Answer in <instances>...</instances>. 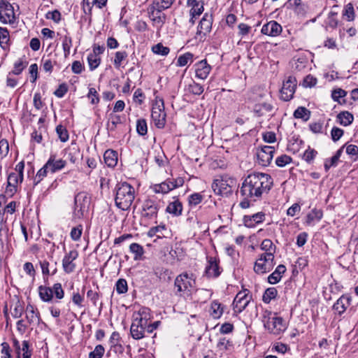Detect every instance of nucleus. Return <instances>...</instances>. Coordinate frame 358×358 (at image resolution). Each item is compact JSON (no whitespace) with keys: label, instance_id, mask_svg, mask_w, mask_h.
Masks as SVG:
<instances>
[{"label":"nucleus","instance_id":"17","mask_svg":"<svg viewBox=\"0 0 358 358\" xmlns=\"http://www.w3.org/2000/svg\"><path fill=\"white\" fill-rule=\"evenodd\" d=\"M78 257V252L76 250H71L68 253H66L62 259V268L66 273H71L75 271L76 265L74 263V260H76Z\"/></svg>","mask_w":358,"mask_h":358},{"label":"nucleus","instance_id":"57","mask_svg":"<svg viewBox=\"0 0 358 358\" xmlns=\"http://www.w3.org/2000/svg\"><path fill=\"white\" fill-rule=\"evenodd\" d=\"M115 290L119 294H125L128 290L127 280L123 278L117 280L115 283Z\"/></svg>","mask_w":358,"mask_h":358},{"label":"nucleus","instance_id":"60","mask_svg":"<svg viewBox=\"0 0 358 358\" xmlns=\"http://www.w3.org/2000/svg\"><path fill=\"white\" fill-rule=\"evenodd\" d=\"M27 62H24L21 59L17 60L14 64L13 69L10 72V74L20 75L24 69L27 66Z\"/></svg>","mask_w":358,"mask_h":358},{"label":"nucleus","instance_id":"45","mask_svg":"<svg viewBox=\"0 0 358 358\" xmlns=\"http://www.w3.org/2000/svg\"><path fill=\"white\" fill-rule=\"evenodd\" d=\"M128 54L126 51H117L115 54L113 64L115 68H120L122 62L127 59Z\"/></svg>","mask_w":358,"mask_h":358},{"label":"nucleus","instance_id":"26","mask_svg":"<svg viewBox=\"0 0 358 358\" xmlns=\"http://www.w3.org/2000/svg\"><path fill=\"white\" fill-rule=\"evenodd\" d=\"M273 108V106L269 103H257L254 106L253 112L256 116L262 117L271 113Z\"/></svg>","mask_w":358,"mask_h":358},{"label":"nucleus","instance_id":"14","mask_svg":"<svg viewBox=\"0 0 358 358\" xmlns=\"http://www.w3.org/2000/svg\"><path fill=\"white\" fill-rule=\"evenodd\" d=\"M248 293L249 291L248 289H244L236 294L233 301L235 313H241L249 305L251 297L248 296Z\"/></svg>","mask_w":358,"mask_h":358},{"label":"nucleus","instance_id":"39","mask_svg":"<svg viewBox=\"0 0 358 358\" xmlns=\"http://www.w3.org/2000/svg\"><path fill=\"white\" fill-rule=\"evenodd\" d=\"M323 216L322 210L313 208L306 216V223L310 224L315 220L320 221Z\"/></svg>","mask_w":358,"mask_h":358},{"label":"nucleus","instance_id":"23","mask_svg":"<svg viewBox=\"0 0 358 358\" xmlns=\"http://www.w3.org/2000/svg\"><path fill=\"white\" fill-rule=\"evenodd\" d=\"M282 30V27L279 23L271 20L263 25L262 33L270 36H277L281 34Z\"/></svg>","mask_w":358,"mask_h":358},{"label":"nucleus","instance_id":"15","mask_svg":"<svg viewBox=\"0 0 358 358\" xmlns=\"http://www.w3.org/2000/svg\"><path fill=\"white\" fill-rule=\"evenodd\" d=\"M147 325V319L136 318L133 320L130 328L131 335L136 340L141 339L144 337V332Z\"/></svg>","mask_w":358,"mask_h":358},{"label":"nucleus","instance_id":"43","mask_svg":"<svg viewBox=\"0 0 358 358\" xmlns=\"http://www.w3.org/2000/svg\"><path fill=\"white\" fill-rule=\"evenodd\" d=\"M187 90L189 93L194 95H201L203 92L204 89L201 85L196 83L195 81H192L188 85Z\"/></svg>","mask_w":358,"mask_h":358},{"label":"nucleus","instance_id":"44","mask_svg":"<svg viewBox=\"0 0 358 358\" xmlns=\"http://www.w3.org/2000/svg\"><path fill=\"white\" fill-rule=\"evenodd\" d=\"M174 1L175 0H153L151 4L161 10H164L169 8L173 5Z\"/></svg>","mask_w":358,"mask_h":358},{"label":"nucleus","instance_id":"31","mask_svg":"<svg viewBox=\"0 0 358 358\" xmlns=\"http://www.w3.org/2000/svg\"><path fill=\"white\" fill-rule=\"evenodd\" d=\"M350 299L349 297L342 296L334 305V308L338 313H343L350 306Z\"/></svg>","mask_w":358,"mask_h":358},{"label":"nucleus","instance_id":"38","mask_svg":"<svg viewBox=\"0 0 358 358\" xmlns=\"http://www.w3.org/2000/svg\"><path fill=\"white\" fill-rule=\"evenodd\" d=\"M122 123L121 117L115 114H110L106 127L109 131H115L117 125Z\"/></svg>","mask_w":358,"mask_h":358},{"label":"nucleus","instance_id":"6","mask_svg":"<svg viewBox=\"0 0 358 358\" xmlns=\"http://www.w3.org/2000/svg\"><path fill=\"white\" fill-rule=\"evenodd\" d=\"M151 117L155 125L162 129L166 124V113L164 112V102L162 98L156 96L155 102L152 106Z\"/></svg>","mask_w":358,"mask_h":358},{"label":"nucleus","instance_id":"2","mask_svg":"<svg viewBox=\"0 0 358 358\" xmlns=\"http://www.w3.org/2000/svg\"><path fill=\"white\" fill-rule=\"evenodd\" d=\"M134 199L135 189L132 185L127 182L117 185L115 202L118 208L122 210H129Z\"/></svg>","mask_w":358,"mask_h":358},{"label":"nucleus","instance_id":"50","mask_svg":"<svg viewBox=\"0 0 358 358\" xmlns=\"http://www.w3.org/2000/svg\"><path fill=\"white\" fill-rule=\"evenodd\" d=\"M203 199V195L201 193H194L188 196V203L190 206H196Z\"/></svg>","mask_w":358,"mask_h":358},{"label":"nucleus","instance_id":"9","mask_svg":"<svg viewBox=\"0 0 358 358\" xmlns=\"http://www.w3.org/2000/svg\"><path fill=\"white\" fill-rule=\"evenodd\" d=\"M275 264V258L269 255H259L254 264L253 270L257 275H263L270 272Z\"/></svg>","mask_w":358,"mask_h":358},{"label":"nucleus","instance_id":"10","mask_svg":"<svg viewBox=\"0 0 358 358\" xmlns=\"http://www.w3.org/2000/svg\"><path fill=\"white\" fill-rule=\"evenodd\" d=\"M0 21L3 24H13L15 21L14 8L8 0H0Z\"/></svg>","mask_w":358,"mask_h":358},{"label":"nucleus","instance_id":"49","mask_svg":"<svg viewBox=\"0 0 358 358\" xmlns=\"http://www.w3.org/2000/svg\"><path fill=\"white\" fill-rule=\"evenodd\" d=\"M56 132L57 134V136H58L59 140L62 142L64 143L69 140V132L64 126H63L62 124H59L58 126H57Z\"/></svg>","mask_w":358,"mask_h":358},{"label":"nucleus","instance_id":"53","mask_svg":"<svg viewBox=\"0 0 358 358\" xmlns=\"http://www.w3.org/2000/svg\"><path fill=\"white\" fill-rule=\"evenodd\" d=\"M317 155V152L315 150L310 148L309 146L303 152V159H304L307 163L311 164Z\"/></svg>","mask_w":358,"mask_h":358},{"label":"nucleus","instance_id":"18","mask_svg":"<svg viewBox=\"0 0 358 358\" xmlns=\"http://www.w3.org/2000/svg\"><path fill=\"white\" fill-rule=\"evenodd\" d=\"M208 264L205 269L206 275L209 278H217L220 273V267L219 266L220 260L216 257H208Z\"/></svg>","mask_w":358,"mask_h":358},{"label":"nucleus","instance_id":"35","mask_svg":"<svg viewBox=\"0 0 358 358\" xmlns=\"http://www.w3.org/2000/svg\"><path fill=\"white\" fill-rule=\"evenodd\" d=\"M343 17L348 22H352L355 19V12L352 3L346 4L343 10Z\"/></svg>","mask_w":358,"mask_h":358},{"label":"nucleus","instance_id":"1","mask_svg":"<svg viewBox=\"0 0 358 358\" xmlns=\"http://www.w3.org/2000/svg\"><path fill=\"white\" fill-rule=\"evenodd\" d=\"M273 184V178L267 173L254 172L247 176L240 188L243 198L240 207L248 208L252 203L260 200L264 194H268Z\"/></svg>","mask_w":358,"mask_h":358},{"label":"nucleus","instance_id":"22","mask_svg":"<svg viewBox=\"0 0 358 358\" xmlns=\"http://www.w3.org/2000/svg\"><path fill=\"white\" fill-rule=\"evenodd\" d=\"M196 77L205 80L208 76L212 68L206 59H203L194 64Z\"/></svg>","mask_w":358,"mask_h":358},{"label":"nucleus","instance_id":"52","mask_svg":"<svg viewBox=\"0 0 358 358\" xmlns=\"http://www.w3.org/2000/svg\"><path fill=\"white\" fill-rule=\"evenodd\" d=\"M166 229V225L163 224L156 227H151L148 232V236L149 237H154L155 236L160 237L161 235H163L162 231Z\"/></svg>","mask_w":358,"mask_h":358},{"label":"nucleus","instance_id":"54","mask_svg":"<svg viewBox=\"0 0 358 358\" xmlns=\"http://www.w3.org/2000/svg\"><path fill=\"white\" fill-rule=\"evenodd\" d=\"M20 176L17 174V173L13 172L10 173L8 176V180L7 183L8 184V186H17L19 184H21L23 181V178H20Z\"/></svg>","mask_w":358,"mask_h":358},{"label":"nucleus","instance_id":"55","mask_svg":"<svg viewBox=\"0 0 358 358\" xmlns=\"http://www.w3.org/2000/svg\"><path fill=\"white\" fill-rule=\"evenodd\" d=\"M136 131L140 136H145L148 132L147 122L145 119H138L136 122Z\"/></svg>","mask_w":358,"mask_h":358},{"label":"nucleus","instance_id":"34","mask_svg":"<svg viewBox=\"0 0 358 358\" xmlns=\"http://www.w3.org/2000/svg\"><path fill=\"white\" fill-rule=\"evenodd\" d=\"M72 45V38L69 34L62 36V45L65 58H67L69 56Z\"/></svg>","mask_w":358,"mask_h":358},{"label":"nucleus","instance_id":"11","mask_svg":"<svg viewBox=\"0 0 358 358\" xmlns=\"http://www.w3.org/2000/svg\"><path fill=\"white\" fill-rule=\"evenodd\" d=\"M163 11L152 4H150L147 8L149 19L152 25L157 29L162 27L166 22V15Z\"/></svg>","mask_w":358,"mask_h":358},{"label":"nucleus","instance_id":"25","mask_svg":"<svg viewBox=\"0 0 358 358\" xmlns=\"http://www.w3.org/2000/svg\"><path fill=\"white\" fill-rule=\"evenodd\" d=\"M212 189L216 194L224 195L231 192V187L224 180L216 179L212 183Z\"/></svg>","mask_w":358,"mask_h":358},{"label":"nucleus","instance_id":"29","mask_svg":"<svg viewBox=\"0 0 358 358\" xmlns=\"http://www.w3.org/2000/svg\"><path fill=\"white\" fill-rule=\"evenodd\" d=\"M103 159L108 167H114L117 163V152L113 150H107L104 152Z\"/></svg>","mask_w":358,"mask_h":358},{"label":"nucleus","instance_id":"37","mask_svg":"<svg viewBox=\"0 0 358 358\" xmlns=\"http://www.w3.org/2000/svg\"><path fill=\"white\" fill-rule=\"evenodd\" d=\"M337 118L340 124L343 126L350 125L354 120L352 114L348 111L341 112L338 114Z\"/></svg>","mask_w":358,"mask_h":358},{"label":"nucleus","instance_id":"7","mask_svg":"<svg viewBox=\"0 0 358 358\" xmlns=\"http://www.w3.org/2000/svg\"><path fill=\"white\" fill-rule=\"evenodd\" d=\"M263 322L265 328L267 329L270 333L275 335H279L286 329V322L280 317H270L268 315V316H264Z\"/></svg>","mask_w":358,"mask_h":358},{"label":"nucleus","instance_id":"40","mask_svg":"<svg viewBox=\"0 0 358 358\" xmlns=\"http://www.w3.org/2000/svg\"><path fill=\"white\" fill-rule=\"evenodd\" d=\"M338 12L335 10H331L327 16L326 23L327 24L332 28L336 29L338 24V20L337 19Z\"/></svg>","mask_w":358,"mask_h":358},{"label":"nucleus","instance_id":"33","mask_svg":"<svg viewBox=\"0 0 358 358\" xmlns=\"http://www.w3.org/2000/svg\"><path fill=\"white\" fill-rule=\"evenodd\" d=\"M0 46L6 50L10 46V35L7 28L0 27Z\"/></svg>","mask_w":358,"mask_h":358},{"label":"nucleus","instance_id":"12","mask_svg":"<svg viewBox=\"0 0 358 358\" xmlns=\"http://www.w3.org/2000/svg\"><path fill=\"white\" fill-rule=\"evenodd\" d=\"M297 81L295 77L289 76L282 83L280 90V99L285 101L291 100L296 91Z\"/></svg>","mask_w":358,"mask_h":358},{"label":"nucleus","instance_id":"46","mask_svg":"<svg viewBox=\"0 0 358 358\" xmlns=\"http://www.w3.org/2000/svg\"><path fill=\"white\" fill-rule=\"evenodd\" d=\"M87 62L89 64V68L91 71L96 69L101 63V58L96 55H93L90 53L87 56Z\"/></svg>","mask_w":358,"mask_h":358},{"label":"nucleus","instance_id":"47","mask_svg":"<svg viewBox=\"0 0 358 358\" xmlns=\"http://www.w3.org/2000/svg\"><path fill=\"white\" fill-rule=\"evenodd\" d=\"M278 291L275 287H269L266 289L263 294L264 302L268 303L271 299L276 297Z\"/></svg>","mask_w":358,"mask_h":358},{"label":"nucleus","instance_id":"56","mask_svg":"<svg viewBox=\"0 0 358 358\" xmlns=\"http://www.w3.org/2000/svg\"><path fill=\"white\" fill-rule=\"evenodd\" d=\"M193 55L190 52H186L179 56L176 65L178 66H185L190 61L192 62Z\"/></svg>","mask_w":358,"mask_h":358},{"label":"nucleus","instance_id":"19","mask_svg":"<svg viewBox=\"0 0 358 358\" xmlns=\"http://www.w3.org/2000/svg\"><path fill=\"white\" fill-rule=\"evenodd\" d=\"M66 164V160L57 159L55 154H52L45 163V168H49V171L51 173H55L63 169Z\"/></svg>","mask_w":358,"mask_h":358},{"label":"nucleus","instance_id":"27","mask_svg":"<svg viewBox=\"0 0 358 358\" xmlns=\"http://www.w3.org/2000/svg\"><path fill=\"white\" fill-rule=\"evenodd\" d=\"M260 249L264 251L262 255H269L275 258V253L276 252V246L273 244L271 240L264 239L260 245Z\"/></svg>","mask_w":358,"mask_h":358},{"label":"nucleus","instance_id":"36","mask_svg":"<svg viewBox=\"0 0 358 358\" xmlns=\"http://www.w3.org/2000/svg\"><path fill=\"white\" fill-rule=\"evenodd\" d=\"M341 148H345L346 153L350 156V159L356 162L358 160V146L353 144L345 143Z\"/></svg>","mask_w":358,"mask_h":358},{"label":"nucleus","instance_id":"59","mask_svg":"<svg viewBox=\"0 0 358 358\" xmlns=\"http://www.w3.org/2000/svg\"><path fill=\"white\" fill-rule=\"evenodd\" d=\"M48 172H50L49 168H45V164L38 171L34 179V185H38L47 176Z\"/></svg>","mask_w":358,"mask_h":358},{"label":"nucleus","instance_id":"63","mask_svg":"<svg viewBox=\"0 0 358 358\" xmlns=\"http://www.w3.org/2000/svg\"><path fill=\"white\" fill-rule=\"evenodd\" d=\"M87 98L90 99V103L92 104H98L100 101L99 94L96 89L94 87L90 88L89 92L87 94Z\"/></svg>","mask_w":358,"mask_h":358},{"label":"nucleus","instance_id":"28","mask_svg":"<svg viewBox=\"0 0 358 358\" xmlns=\"http://www.w3.org/2000/svg\"><path fill=\"white\" fill-rule=\"evenodd\" d=\"M286 271V267L283 264L278 265L275 271L268 275V281L270 284H276L281 280L282 274Z\"/></svg>","mask_w":358,"mask_h":358},{"label":"nucleus","instance_id":"24","mask_svg":"<svg viewBox=\"0 0 358 358\" xmlns=\"http://www.w3.org/2000/svg\"><path fill=\"white\" fill-rule=\"evenodd\" d=\"M183 206L182 202L177 198L173 197V201L169 203L166 212L174 217H179L182 215Z\"/></svg>","mask_w":358,"mask_h":358},{"label":"nucleus","instance_id":"3","mask_svg":"<svg viewBox=\"0 0 358 358\" xmlns=\"http://www.w3.org/2000/svg\"><path fill=\"white\" fill-rule=\"evenodd\" d=\"M174 286L177 296H189L196 287V277L192 273L183 272L176 278Z\"/></svg>","mask_w":358,"mask_h":358},{"label":"nucleus","instance_id":"13","mask_svg":"<svg viewBox=\"0 0 358 358\" xmlns=\"http://www.w3.org/2000/svg\"><path fill=\"white\" fill-rule=\"evenodd\" d=\"M275 148L273 146L264 145L257 151V162L262 166H267L273 159Z\"/></svg>","mask_w":358,"mask_h":358},{"label":"nucleus","instance_id":"64","mask_svg":"<svg viewBox=\"0 0 358 358\" xmlns=\"http://www.w3.org/2000/svg\"><path fill=\"white\" fill-rule=\"evenodd\" d=\"M45 18L48 20H51L56 23H58L61 20V13L58 10L49 11L46 13Z\"/></svg>","mask_w":358,"mask_h":358},{"label":"nucleus","instance_id":"8","mask_svg":"<svg viewBox=\"0 0 358 358\" xmlns=\"http://www.w3.org/2000/svg\"><path fill=\"white\" fill-rule=\"evenodd\" d=\"M184 184V180L182 178H178L176 179H167L165 181L153 185L151 188L152 191L156 194H167L170 191L182 187Z\"/></svg>","mask_w":358,"mask_h":358},{"label":"nucleus","instance_id":"21","mask_svg":"<svg viewBox=\"0 0 358 358\" xmlns=\"http://www.w3.org/2000/svg\"><path fill=\"white\" fill-rule=\"evenodd\" d=\"M213 24V15L206 13L201 20L199 22L197 32L199 35L206 36L208 33L211 31Z\"/></svg>","mask_w":358,"mask_h":358},{"label":"nucleus","instance_id":"62","mask_svg":"<svg viewBox=\"0 0 358 358\" xmlns=\"http://www.w3.org/2000/svg\"><path fill=\"white\" fill-rule=\"evenodd\" d=\"M105 349L102 345H97L94 350L89 354V358H101Z\"/></svg>","mask_w":358,"mask_h":358},{"label":"nucleus","instance_id":"42","mask_svg":"<svg viewBox=\"0 0 358 358\" xmlns=\"http://www.w3.org/2000/svg\"><path fill=\"white\" fill-rule=\"evenodd\" d=\"M50 289L52 292V298L55 296L58 300L64 298V291L60 282L55 283Z\"/></svg>","mask_w":358,"mask_h":358},{"label":"nucleus","instance_id":"61","mask_svg":"<svg viewBox=\"0 0 358 358\" xmlns=\"http://www.w3.org/2000/svg\"><path fill=\"white\" fill-rule=\"evenodd\" d=\"M292 158L287 155H282L275 159V164L279 167H284L292 162Z\"/></svg>","mask_w":358,"mask_h":358},{"label":"nucleus","instance_id":"58","mask_svg":"<svg viewBox=\"0 0 358 358\" xmlns=\"http://www.w3.org/2000/svg\"><path fill=\"white\" fill-rule=\"evenodd\" d=\"M152 52L156 55H160L162 56L167 55L169 52V48L166 46H164L162 43H157L152 46Z\"/></svg>","mask_w":358,"mask_h":358},{"label":"nucleus","instance_id":"20","mask_svg":"<svg viewBox=\"0 0 358 358\" xmlns=\"http://www.w3.org/2000/svg\"><path fill=\"white\" fill-rule=\"evenodd\" d=\"M266 218V214L264 212H258L250 215H244L243 222L248 228H253L257 224L262 223Z\"/></svg>","mask_w":358,"mask_h":358},{"label":"nucleus","instance_id":"4","mask_svg":"<svg viewBox=\"0 0 358 358\" xmlns=\"http://www.w3.org/2000/svg\"><path fill=\"white\" fill-rule=\"evenodd\" d=\"M91 197L86 192H80L74 196L73 220H81L88 213Z\"/></svg>","mask_w":358,"mask_h":358},{"label":"nucleus","instance_id":"30","mask_svg":"<svg viewBox=\"0 0 358 358\" xmlns=\"http://www.w3.org/2000/svg\"><path fill=\"white\" fill-rule=\"evenodd\" d=\"M343 152V148H340L335 155L330 159H327L324 164L325 171L327 172L331 167H335L338 165L339 158Z\"/></svg>","mask_w":358,"mask_h":358},{"label":"nucleus","instance_id":"16","mask_svg":"<svg viewBox=\"0 0 358 358\" xmlns=\"http://www.w3.org/2000/svg\"><path fill=\"white\" fill-rule=\"evenodd\" d=\"M187 6L190 8L189 22L194 24L196 18L199 16L204 10V3L202 0H187Z\"/></svg>","mask_w":358,"mask_h":358},{"label":"nucleus","instance_id":"5","mask_svg":"<svg viewBox=\"0 0 358 358\" xmlns=\"http://www.w3.org/2000/svg\"><path fill=\"white\" fill-rule=\"evenodd\" d=\"M160 208V202L156 198L149 197L144 200L141 208V218L144 221L156 220Z\"/></svg>","mask_w":358,"mask_h":358},{"label":"nucleus","instance_id":"48","mask_svg":"<svg viewBox=\"0 0 358 358\" xmlns=\"http://www.w3.org/2000/svg\"><path fill=\"white\" fill-rule=\"evenodd\" d=\"M39 264L43 275V280L45 284L48 282V275H50V263L47 260L39 262Z\"/></svg>","mask_w":358,"mask_h":358},{"label":"nucleus","instance_id":"51","mask_svg":"<svg viewBox=\"0 0 358 358\" xmlns=\"http://www.w3.org/2000/svg\"><path fill=\"white\" fill-rule=\"evenodd\" d=\"M130 251L135 254L134 259H140L144 253L143 248L136 243H133L129 246Z\"/></svg>","mask_w":358,"mask_h":358},{"label":"nucleus","instance_id":"32","mask_svg":"<svg viewBox=\"0 0 358 358\" xmlns=\"http://www.w3.org/2000/svg\"><path fill=\"white\" fill-rule=\"evenodd\" d=\"M40 299L44 302H50L52 301V292L50 287L46 285H40L38 288Z\"/></svg>","mask_w":358,"mask_h":358},{"label":"nucleus","instance_id":"41","mask_svg":"<svg viewBox=\"0 0 358 358\" xmlns=\"http://www.w3.org/2000/svg\"><path fill=\"white\" fill-rule=\"evenodd\" d=\"M294 117L297 119L308 120L310 117V111L305 107H298L294 112Z\"/></svg>","mask_w":358,"mask_h":358}]
</instances>
